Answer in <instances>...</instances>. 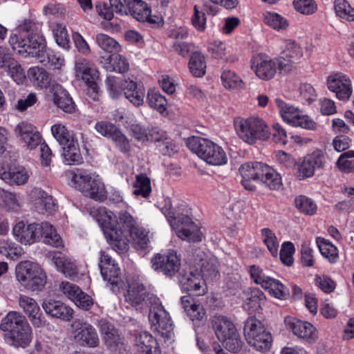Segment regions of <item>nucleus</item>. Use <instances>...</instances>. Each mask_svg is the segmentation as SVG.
<instances>
[{"mask_svg":"<svg viewBox=\"0 0 354 354\" xmlns=\"http://www.w3.org/2000/svg\"><path fill=\"white\" fill-rule=\"evenodd\" d=\"M125 301L136 309L150 307L149 319L154 330L160 335L168 337L173 330L171 318L158 298L147 292L142 284L129 285Z\"/></svg>","mask_w":354,"mask_h":354,"instance_id":"1","label":"nucleus"},{"mask_svg":"<svg viewBox=\"0 0 354 354\" xmlns=\"http://www.w3.org/2000/svg\"><path fill=\"white\" fill-rule=\"evenodd\" d=\"M233 126L238 138L248 145L268 140L270 137L268 124L258 116L235 117Z\"/></svg>","mask_w":354,"mask_h":354,"instance_id":"2","label":"nucleus"},{"mask_svg":"<svg viewBox=\"0 0 354 354\" xmlns=\"http://www.w3.org/2000/svg\"><path fill=\"white\" fill-rule=\"evenodd\" d=\"M90 215L99 223L107 241L115 250L119 252L127 250L123 235L115 227L116 216L111 211L104 207H93L90 210Z\"/></svg>","mask_w":354,"mask_h":354,"instance_id":"3","label":"nucleus"},{"mask_svg":"<svg viewBox=\"0 0 354 354\" xmlns=\"http://www.w3.org/2000/svg\"><path fill=\"white\" fill-rule=\"evenodd\" d=\"M211 326L217 339L230 352L241 351L243 342L233 321L226 316L216 315L211 319Z\"/></svg>","mask_w":354,"mask_h":354,"instance_id":"4","label":"nucleus"},{"mask_svg":"<svg viewBox=\"0 0 354 354\" xmlns=\"http://www.w3.org/2000/svg\"><path fill=\"white\" fill-rule=\"evenodd\" d=\"M162 211L170 225L175 227L177 236L183 241L200 242L203 234L198 225L190 217L169 207H162Z\"/></svg>","mask_w":354,"mask_h":354,"instance_id":"5","label":"nucleus"},{"mask_svg":"<svg viewBox=\"0 0 354 354\" xmlns=\"http://www.w3.org/2000/svg\"><path fill=\"white\" fill-rule=\"evenodd\" d=\"M106 84L113 97H118L123 93L126 99L135 106H140L144 104L145 88L130 78L121 80L110 76L106 78Z\"/></svg>","mask_w":354,"mask_h":354,"instance_id":"6","label":"nucleus"},{"mask_svg":"<svg viewBox=\"0 0 354 354\" xmlns=\"http://www.w3.org/2000/svg\"><path fill=\"white\" fill-rule=\"evenodd\" d=\"M290 65L282 62L281 59L271 58L266 54L259 53L250 59V68L255 75L263 81L272 80L277 71L289 73Z\"/></svg>","mask_w":354,"mask_h":354,"instance_id":"7","label":"nucleus"},{"mask_svg":"<svg viewBox=\"0 0 354 354\" xmlns=\"http://www.w3.org/2000/svg\"><path fill=\"white\" fill-rule=\"evenodd\" d=\"M188 145L198 157L209 165L221 166L227 162V157L223 148L209 140L192 138L189 140Z\"/></svg>","mask_w":354,"mask_h":354,"instance_id":"8","label":"nucleus"},{"mask_svg":"<svg viewBox=\"0 0 354 354\" xmlns=\"http://www.w3.org/2000/svg\"><path fill=\"white\" fill-rule=\"evenodd\" d=\"M16 277L26 289L41 290L46 283V275L41 267L30 261L20 262L16 267Z\"/></svg>","mask_w":354,"mask_h":354,"instance_id":"9","label":"nucleus"},{"mask_svg":"<svg viewBox=\"0 0 354 354\" xmlns=\"http://www.w3.org/2000/svg\"><path fill=\"white\" fill-rule=\"evenodd\" d=\"M244 335L248 344L259 351H266L270 346L272 337L261 321L249 317L244 326Z\"/></svg>","mask_w":354,"mask_h":354,"instance_id":"10","label":"nucleus"},{"mask_svg":"<svg viewBox=\"0 0 354 354\" xmlns=\"http://www.w3.org/2000/svg\"><path fill=\"white\" fill-rule=\"evenodd\" d=\"M9 43L14 50H17L19 53H26L30 57L39 53L40 49L46 45L45 39L39 32L32 33L26 37L25 35H11Z\"/></svg>","mask_w":354,"mask_h":354,"instance_id":"11","label":"nucleus"},{"mask_svg":"<svg viewBox=\"0 0 354 354\" xmlns=\"http://www.w3.org/2000/svg\"><path fill=\"white\" fill-rule=\"evenodd\" d=\"M74 341L82 346L95 348L98 346L100 339L95 328L83 319H75L71 324Z\"/></svg>","mask_w":354,"mask_h":354,"instance_id":"12","label":"nucleus"},{"mask_svg":"<svg viewBox=\"0 0 354 354\" xmlns=\"http://www.w3.org/2000/svg\"><path fill=\"white\" fill-rule=\"evenodd\" d=\"M327 88L341 101H348L353 94L350 77L342 72H333L326 78Z\"/></svg>","mask_w":354,"mask_h":354,"instance_id":"13","label":"nucleus"},{"mask_svg":"<svg viewBox=\"0 0 354 354\" xmlns=\"http://www.w3.org/2000/svg\"><path fill=\"white\" fill-rule=\"evenodd\" d=\"M151 267L155 271L162 272L171 277L178 272L180 259L173 250L162 251L156 254L151 260Z\"/></svg>","mask_w":354,"mask_h":354,"instance_id":"14","label":"nucleus"},{"mask_svg":"<svg viewBox=\"0 0 354 354\" xmlns=\"http://www.w3.org/2000/svg\"><path fill=\"white\" fill-rule=\"evenodd\" d=\"M284 322L286 328L298 338L310 344L315 343L319 339L317 329L310 322L292 317H286Z\"/></svg>","mask_w":354,"mask_h":354,"instance_id":"15","label":"nucleus"},{"mask_svg":"<svg viewBox=\"0 0 354 354\" xmlns=\"http://www.w3.org/2000/svg\"><path fill=\"white\" fill-rule=\"evenodd\" d=\"M30 174V170L22 165L5 167L0 164V178L10 185H25Z\"/></svg>","mask_w":354,"mask_h":354,"instance_id":"16","label":"nucleus"},{"mask_svg":"<svg viewBox=\"0 0 354 354\" xmlns=\"http://www.w3.org/2000/svg\"><path fill=\"white\" fill-rule=\"evenodd\" d=\"M127 5L128 14L139 21H147L151 24L160 22V19L151 15V9L142 0H125Z\"/></svg>","mask_w":354,"mask_h":354,"instance_id":"17","label":"nucleus"},{"mask_svg":"<svg viewBox=\"0 0 354 354\" xmlns=\"http://www.w3.org/2000/svg\"><path fill=\"white\" fill-rule=\"evenodd\" d=\"M19 304L35 327L39 328L45 325L46 321L39 306L34 299L26 295H21Z\"/></svg>","mask_w":354,"mask_h":354,"instance_id":"18","label":"nucleus"},{"mask_svg":"<svg viewBox=\"0 0 354 354\" xmlns=\"http://www.w3.org/2000/svg\"><path fill=\"white\" fill-rule=\"evenodd\" d=\"M38 229L37 223L27 224L20 221L15 225L13 234L20 243L30 245L39 241Z\"/></svg>","mask_w":354,"mask_h":354,"instance_id":"19","label":"nucleus"},{"mask_svg":"<svg viewBox=\"0 0 354 354\" xmlns=\"http://www.w3.org/2000/svg\"><path fill=\"white\" fill-rule=\"evenodd\" d=\"M47 257L55 266L59 272H62L66 277H73L78 272L75 263L65 254L58 251H50Z\"/></svg>","mask_w":354,"mask_h":354,"instance_id":"20","label":"nucleus"},{"mask_svg":"<svg viewBox=\"0 0 354 354\" xmlns=\"http://www.w3.org/2000/svg\"><path fill=\"white\" fill-rule=\"evenodd\" d=\"M281 48L280 56L277 59H281L282 62L288 64L290 66V72L294 68L293 64L302 57V48L295 41L291 40L284 41Z\"/></svg>","mask_w":354,"mask_h":354,"instance_id":"21","label":"nucleus"},{"mask_svg":"<svg viewBox=\"0 0 354 354\" xmlns=\"http://www.w3.org/2000/svg\"><path fill=\"white\" fill-rule=\"evenodd\" d=\"M180 281L185 290L194 292L197 296L205 295L207 292L205 281L200 273L191 272L183 276Z\"/></svg>","mask_w":354,"mask_h":354,"instance_id":"22","label":"nucleus"},{"mask_svg":"<svg viewBox=\"0 0 354 354\" xmlns=\"http://www.w3.org/2000/svg\"><path fill=\"white\" fill-rule=\"evenodd\" d=\"M43 308L47 314L64 321H70L73 317V308L59 301L45 302Z\"/></svg>","mask_w":354,"mask_h":354,"instance_id":"23","label":"nucleus"},{"mask_svg":"<svg viewBox=\"0 0 354 354\" xmlns=\"http://www.w3.org/2000/svg\"><path fill=\"white\" fill-rule=\"evenodd\" d=\"M75 73L86 84L97 81L99 77V72L94 64L84 58H79L75 62Z\"/></svg>","mask_w":354,"mask_h":354,"instance_id":"24","label":"nucleus"},{"mask_svg":"<svg viewBox=\"0 0 354 354\" xmlns=\"http://www.w3.org/2000/svg\"><path fill=\"white\" fill-rule=\"evenodd\" d=\"M55 104L66 113H71L75 111V104L68 92L60 84L53 85L51 88Z\"/></svg>","mask_w":354,"mask_h":354,"instance_id":"25","label":"nucleus"},{"mask_svg":"<svg viewBox=\"0 0 354 354\" xmlns=\"http://www.w3.org/2000/svg\"><path fill=\"white\" fill-rule=\"evenodd\" d=\"M135 344L142 353L145 354H161L157 341L149 333H140L135 339Z\"/></svg>","mask_w":354,"mask_h":354,"instance_id":"26","label":"nucleus"},{"mask_svg":"<svg viewBox=\"0 0 354 354\" xmlns=\"http://www.w3.org/2000/svg\"><path fill=\"white\" fill-rule=\"evenodd\" d=\"M9 338L14 346L26 348L30 345L32 339V328L28 322L21 327L12 330V333H9Z\"/></svg>","mask_w":354,"mask_h":354,"instance_id":"27","label":"nucleus"},{"mask_svg":"<svg viewBox=\"0 0 354 354\" xmlns=\"http://www.w3.org/2000/svg\"><path fill=\"white\" fill-rule=\"evenodd\" d=\"M99 266L101 274L105 280L113 281V279L119 275L120 268L115 263L114 260L105 252L102 251L100 252Z\"/></svg>","mask_w":354,"mask_h":354,"instance_id":"28","label":"nucleus"},{"mask_svg":"<svg viewBox=\"0 0 354 354\" xmlns=\"http://www.w3.org/2000/svg\"><path fill=\"white\" fill-rule=\"evenodd\" d=\"M115 227H117L118 232L123 235L127 249L128 234L138 224V220L130 213L124 211L120 213L118 220H115Z\"/></svg>","mask_w":354,"mask_h":354,"instance_id":"29","label":"nucleus"},{"mask_svg":"<svg viewBox=\"0 0 354 354\" xmlns=\"http://www.w3.org/2000/svg\"><path fill=\"white\" fill-rule=\"evenodd\" d=\"M316 244L322 257L329 263L334 264L338 261L339 258L338 248L328 240L319 236L316 238Z\"/></svg>","mask_w":354,"mask_h":354,"instance_id":"30","label":"nucleus"},{"mask_svg":"<svg viewBox=\"0 0 354 354\" xmlns=\"http://www.w3.org/2000/svg\"><path fill=\"white\" fill-rule=\"evenodd\" d=\"M275 103L283 121L292 126L301 110L279 98L275 100Z\"/></svg>","mask_w":354,"mask_h":354,"instance_id":"31","label":"nucleus"},{"mask_svg":"<svg viewBox=\"0 0 354 354\" xmlns=\"http://www.w3.org/2000/svg\"><path fill=\"white\" fill-rule=\"evenodd\" d=\"M28 323L26 317L16 311H10L3 317L0 324V329L3 331L12 333V330L17 329Z\"/></svg>","mask_w":354,"mask_h":354,"instance_id":"32","label":"nucleus"},{"mask_svg":"<svg viewBox=\"0 0 354 354\" xmlns=\"http://www.w3.org/2000/svg\"><path fill=\"white\" fill-rule=\"evenodd\" d=\"M259 181L272 190H278L282 186L281 176L272 167L266 164L264 165L262 176Z\"/></svg>","mask_w":354,"mask_h":354,"instance_id":"33","label":"nucleus"},{"mask_svg":"<svg viewBox=\"0 0 354 354\" xmlns=\"http://www.w3.org/2000/svg\"><path fill=\"white\" fill-rule=\"evenodd\" d=\"M39 239L44 238V242L54 247L61 245L62 239L55 229L49 223L44 222L38 224Z\"/></svg>","mask_w":354,"mask_h":354,"instance_id":"34","label":"nucleus"},{"mask_svg":"<svg viewBox=\"0 0 354 354\" xmlns=\"http://www.w3.org/2000/svg\"><path fill=\"white\" fill-rule=\"evenodd\" d=\"M262 21L266 25L278 32L285 30L289 26L288 19L274 12H264L262 15Z\"/></svg>","mask_w":354,"mask_h":354,"instance_id":"35","label":"nucleus"},{"mask_svg":"<svg viewBox=\"0 0 354 354\" xmlns=\"http://www.w3.org/2000/svg\"><path fill=\"white\" fill-rule=\"evenodd\" d=\"M221 84L223 87L230 91L244 88L245 83L242 78L234 71L225 69L221 75Z\"/></svg>","mask_w":354,"mask_h":354,"instance_id":"36","label":"nucleus"},{"mask_svg":"<svg viewBox=\"0 0 354 354\" xmlns=\"http://www.w3.org/2000/svg\"><path fill=\"white\" fill-rule=\"evenodd\" d=\"M28 77L32 84L37 88H48L51 77L49 73L43 68L33 66L28 69Z\"/></svg>","mask_w":354,"mask_h":354,"instance_id":"37","label":"nucleus"},{"mask_svg":"<svg viewBox=\"0 0 354 354\" xmlns=\"http://www.w3.org/2000/svg\"><path fill=\"white\" fill-rule=\"evenodd\" d=\"M181 304L185 311L192 321L195 319L201 320L204 317L205 312L203 306L196 304L194 299L190 296H183L181 298Z\"/></svg>","mask_w":354,"mask_h":354,"instance_id":"38","label":"nucleus"},{"mask_svg":"<svg viewBox=\"0 0 354 354\" xmlns=\"http://www.w3.org/2000/svg\"><path fill=\"white\" fill-rule=\"evenodd\" d=\"M189 69L193 76L202 77L206 73V62L204 55L199 52L192 53L189 63Z\"/></svg>","mask_w":354,"mask_h":354,"instance_id":"39","label":"nucleus"},{"mask_svg":"<svg viewBox=\"0 0 354 354\" xmlns=\"http://www.w3.org/2000/svg\"><path fill=\"white\" fill-rule=\"evenodd\" d=\"M264 165L259 162H247L241 166L239 171L243 178L259 181L262 176Z\"/></svg>","mask_w":354,"mask_h":354,"instance_id":"40","label":"nucleus"},{"mask_svg":"<svg viewBox=\"0 0 354 354\" xmlns=\"http://www.w3.org/2000/svg\"><path fill=\"white\" fill-rule=\"evenodd\" d=\"M63 156L64 161L68 165H78L82 162V156L78 147L77 141L63 146Z\"/></svg>","mask_w":354,"mask_h":354,"instance_id":"41","label":"nucleus"},{"mask_svg":"<svg viewBox=\"0 0 354 354\" xmlns=\"http://www.w3.org/2000/svg\"><path fill=\"white\" fill-rule=\"evenodd\" d=\"M133 187V194L143 198H147L151 192V180L145 174H140L136 176Z\"/></svg>","mask_w":354,"mask_h":354,"instance_id":"42","label":"nucleus"},{"mask_svg":"<svg viewBox=\"0 0 354 354\" xmlns=\"http://www.w3.org/2000/svg\"><path fill=\"white\" fill-rule=\"evenodd\" d=\"M95 40L98 46L107 53L115 54L122 50L119 43L106 34H97Z\"/></svg>","mask_w":354,"mask_h":354,"instance_id":"43","label":"nucleus"},{"mask_svg":"<svg viewBox=\"0 0 354 354\" xmlns=\"http://www.w3.org/2000/svg\"><path fill=\"white\" fill-rule=\"evenodd\" d=\"M23 254V249L9 239H0V254L12 260L18 259Z\"/></svg>","mask_w":354,"mask_h":354,"instance_id":"44","label":"nucleus"},{"mask_svg":"<svg viewBox=\"0 0 354 354\" xmlns=\"http://www.w3.org/2000/svg\"><path fill=\"white\" fill-rule=\"evenodd\" d=\"M243 294L245 297L243 298L248 306L249 310H257L261 308V305L264 302L266 299L263 292L257 288H248L243 292Z\"/></svg>","mask_w":354,"mask_h":354,"instance_id":"45","label":"nucleus"},{"mask_svg":"<svg viewBox=\"0 0 354 354\" xmlns=\"http://www.w3.org/2000/svg\"><path fill=\"white\" fill-rule=\"evenodd\" d=\"M261 240L270 253L276 257L278 254L279 243L274 232L270 228L265 227L261 230Z\"/></svg>","mask_w":354,"mask_h":354,"instance_id":"46","label":"nucleus"},{"mask_svg":"<svg viewBox=\"0 0 354 354\" xmlns=\"http://www.w3.org/2000/svg\"><path fill=\"white\" fill-rule=\"evenodd\" d=\"M149 106L162 114L167 111V101L166 98L156 90H149L147 95Z\"/></svg>","mask_w":354,"mask_h":354,"instance_id":"47","label":"nucleus"},{"mask_svg":"<svg viewBox=\"0 0 354 354\" xmlns=\"http://www.w3.org/2000/svg\"><path fill=\"white\" fill-rule=\"evenodd\" d=\"M294 203L297 210L304 214L313 216L317 212V204L306 196L300 195L295 197Z\"/></svg>","mask_w":354,"mask_h":354,"instance_id":"48","label":"nucleus"},{"mask_svg":"<svg viewBox=\"0 0 354 354\" xmlns=\"http://www.w3.org/2000/svg\"><path fill=\"white\" fill-rule=\"evenodd\" d=\"M208 52L214 58L223 59L226 62H234L236 60L234 56H227L226 45L220 41L211 42L208 46Z\"/></svg>","mask_w":354,"mask_h":354,"instance_id":"49","label":"nucleus"},{"mask_svg":"<svg viewBox=\"0 0 354 354\" xmlns=\"http://www.w3.org/2000/svg\"><path fill=\"white\" fill-rule=\"evenodd\" d=\"M84 193L96 201H103L106 196L104 185L97 178H93Z\"/></svg>","mask_w":354,"mask_h":354,"instance_id":"50","label":"nucleus"},{"mask_svg":"<svg viewBox=\"0 0 354 354\" xmlns=\"http://www.w3.org/2000/svg\"><path fill=\"white\" fill-rule=\"evenodd\" d=\"M51 132L54 138L62 146H66V145L74 141L73 135L66 127L61 123L53 125Z\"/></svg>","mask_w":354,"mask_h":354,"instance_id":"51","label":"nucleus"},{"mask_svg":"<svg viewBox=\"0 0 354 354\" xmlns=\"http://www.w3.org/2000/svg\"><path fill=\"white\" fill-rule=\"evenodd\" d=\"M32 194L37 198L35 204L43 206L47 212L52 213L56 210L57 205L55 200L44 191L36 189L32 191Z\"/></svg>","mask_w":354,"mask_h":354,"instance_id":"52","label":"nucleus"},{"mask_svg":"<svg viewBox=\"0 0 354 354\" xmlns=\"http://www.w3.org/2000/svg\"><path fill=\"white\" fill-rule=\"evenodd\" d=\"M265 284L263 288L275 298L284 299L288 295L284 285L277 279L270 277Z\"/></svg>","mask_w":354,"mask_h":354,"instance_id":"53","label":"nucleus"},{"mask_svg":"<svg viewBox=\"0 0 354 354\" xmlns=\"http://www.w3.org/2000/svg\"><path fill=\"white\" fill-rule=\"evenodd\" d=\"M304 156L310 164L314 171L324 169L327 162L326 153L319 149H317Z\"/></svg>","mask_w":354,"mask_h":354,"instance_id":"54","label":"nucleus"},{"mask_svg":"<svg viewBox=\"0 0 354 354\" xmlns=\"http://www.w3.org/2000/svg\"><path fill=\"white\" fill-rule=\"evenodd\" d=\"M108 70L123 73L129 68L127 59L118 53L112 54L109 57V64L106 66Z\"/></svg>","mask_w":354,"mask_h":354,"instance_id":"55","label":"nucleus"},{"mask_svg":"<svg viewBox=\"0 0 354 354\" xmlns=\"http://www.w3.org/2000/svg\"><path fill=\"white\" fill-rule=\"evenodd\" d=\"M334 8L338 17L346 21H354V8L346 0H335Z\"/></svg>","mask_w":354,"mask_h":354,"instance_id":"56","label":"nucleus"},{"mask_svg":"<svg viewBox=\"0 0 354 354\" xmlns=\"http://www.w3.org/2000/svg\"><path fill=\"white\" fill-rule=\"evenodd\" d=\"M294 9L304 15H310L317 10V4L315 0H293Z\"/></svg>","mask_w":354,"mask_h":354,"instance_id":"57","label":"nucleus"},{"mask_svg":"<svg viewBox=\"0 0 354 354\" xmlns=\"http://www.w3.org/2000/svg\"><path fill=\"white\" fill-rule=\"evenodd\" d=\"M315 171L306 157L300 158L296 164L295 176L299 180L311 178L314 176Z\"/></svg>","mask_w":354,"mask_h":354,"instance_id":"58","label":"nucleus"},{"mask_svg":"<svg viewBox=\"0 0 354 354\" xmlns=\"http://www.w3.org/2000/svg\"><path fill=\"white\" fill-rule=\"evenodd\" d=\"M310 241L304 240L301 247V262L305 267H313L315 263L313 249L310 247Z\"/></svg>","mask_w":354,"mask_h":354,"instance_id":"59","label":"nucleus"},{"mask_svg":"<svg viewBox=\"0 0 354 354\" xmlns=\"http://www.w3.org/2000/svg\"><path fill=\"white\" fill-rule=\"evenodd\" d=\"M138 248H145L149 241L147 232L139 223L128 234Z\"/></svg>","mask_w":354,"mask_h":354,"instance_id":"60","label":"nucleus"},{"mask_svg":"<svg viewBox=\"0 0 354 354\" xmlns=\"http://www.w3.org/2000/svg\"><path fill=\"white\" fill-rule=\"evenodd\" d=\"M93 178L91 174L78 170L77 172L73 173L72 181L75 188L84 193Z\"/></svg>","mask_w":354,"mask_h":354,"instance_id":"61","label":"nucleus"},{"mask_svg":"<svg viewBox=\"0 0 354 354\" xmlns=\"http://www.w3.org/2000/svg\"><path fill=\"white\" fill-rule=\"evenodd\" d=\"M53 32L57 44L62 48H68L70 40L66 27L57 24L53 26Z\"/></svg>","mask_w":354,"mask_h":354,"instance_id":"62","label":"nucleus"},{"mask_svg":"<svg viewBox=\"0 0 354 354\" xmlns=\"http://www.w3.org/2000/svg\"><path fill=\"white\" fill-rule=\"evenodd\" d=\"M354 158V151H348L343 153L337 160V166L342 171L350 173L354 169V160L349 158Z\"/></svg>","mask_w":354,"mask_h":354,"instance_id":"63","label":"nucleus"},{"mask_svg":"<svg viewBox=\"0 0 354 354\" xmlns=\"http://www.w3.org/2000/svg\"><path fill=\"white\" fill-rule=\"evenodd\" d=\"M292 127H301L302 129L315 131L317 129V124L308 115L300 111V114L298 115L296 121L293 123Z\"/></svg>","mask_w":354,"mask_h":354,"instance_id":"64","label":"nucleus"}]
</instances>
